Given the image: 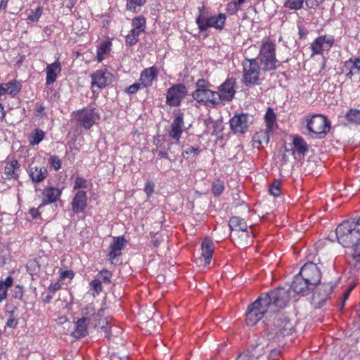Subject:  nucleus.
Wrapping results in <instances>:
<instances>
[{
  "mask_svg": "<svg viewBox=\"0 0 360 360\" xmlns=\"http://www.w3.org/2000/svg\"><path fill=\"white\" fill-rule=\"evenodd\" d=\"M291 289L297 294L305 295L307 292L313 290V288L306 281H304L300 275L297 274L294 277Z\"/></svg>",
  "mask_w": 360,
  "mask_h": 360,
  "instance_id": "obj_20",
  "label": "nucleus"
},
{
  "mask_svg": "<svg viewBox=\"0 0 360 360\" xmlns=\"http://www.w3.org/2000/svg\"><path fill=\"white\" fill-rule=\"evenodd\" d=\"M140 34L141 33L137 31L131 29L125 37L126 44L129 46L135 45L139 41Z\"/></svg>",
  "mask_w": 360,
  "mask_h": 360,
  "instance_id": "obj_39",
  "label": "nucleus"
},
{
  "mask_svg": "<svg viewBox=\"0 0 360 360\" xmlns=\"http://www.w3.org/2000/svg\"><path fill=\"white\" fill-rule=\"evenodd\" d=\"M61 72L60 63L58 61L49 64L46 68V84L47 86L53 84Z\"/></svg>",
  "mask_w": 360,
  "mask_h": 360,
  "instance_id": "obj_22",
  "label": "nucleus"
},
{
  "mask_svg": "<svg viewBox=\"0 0 360 360\" xmlns=\"http://www.w3.org/2000/svg\"><path fill=\"white\" fill-rule=\"evenodd\" d=\"M211 84L205 79H200L195 83V89L192 93L193 99L206 107L217 106V91L210 89Z\"/></svg>",
  "mask_w": 360,
  "mask_h": 360,
  "instance_id": "obj_4",
  "label": "nucleus"
},
{
  "mask_svg": "<svg viewBox=\"0 0 360 360\" xmlns=\"http://www.w3.org/2000/svg\"><path fill=\"white\" fill-rule=\"evenodd\" d=\"M112 276V273L110 271L103 269L97 274L94 278L98 280L101 284H109L111 283Z\"/></svg>",
  "mask_w": 360,
  "mask_h": 360,
  "instance_id": "obj_37",
  "label": "nucleus"
},
{
  "mask_svg": "<svg viewBox=\"0 0 360 360\" xmlns=\"http://www.w3.org/2000/svg\"><path fill=\"white\" fill-rule=\"evenodd\" d=\"M236 91L235 79L232 78L226 79L218 87V91H217V106L231 101L236 94Z\"/></svg>",
  "mask_w": 360,
  "mask_h": 360,
  "instance_id": "obj_9",
  "label": "nucleus"
},
{
  "mask_svg": "<svg viewBox=\"0 0 360 360\" xmlns=\"http://www.w3.org/2000/svg\"><path fill=\"white\" fill-rule=\"evenodd\" d=\"M87 188V181L82 177V176H77L74 185H73V189L74 190H78L82 188Z\"/></svg>",
  "mask_w": 360,
  "mask_h": 360,
  "instance_id": "obj_48",
  "label": "nucleus"
},
{
  "mask_svg": "<svg viewBox=\"0 0 360 360\" xmlns=\"http://www.w3.org/2000/svg\"><path fill=\"white\" fill-rule=\"evenodd\" d=\"M49 162L56 171L61 168V160L57 155H51L49 159Z\"/></svg>",
  "mask_w": 360,
  "mask_h": 360,
  "instance_id": "obj_50",
  "label": "nucleus"
},
{
  "mask_svg": "<svg viewBox=\"0 0 360 360\" xmlns=\"http://www.w3.org/2000/svg\"><path fill=\"white\" fill-rule=\"evenodd\" d=\"M308 135L312 138H323L329 131L330 124L327 117L321 114L305 116L302 119Z\"/></svg>",
  "mask_w": 360,
  "mask_h": 360,
  "instance_id": "obj_3",
  "label": "nucleus"
},
{
  "mask_svg": "<svg viewBox=\"0 0 360 360\" xmlns=\"http://www.w3.org/2000/svg\"><path fill=\"white\" fill-rule=\"evenodd\" d=\"M155 152L158 153V156L160 157L161 158H168V154L165 150H155Z\"/></svg>",
  "mask_w": 360,
  "mask_h": 360,
  "instance_id": "obj_60",
  "label": "nucleus"
},
{
  "mask_svg": "<svg viewBox=\"0 0 360 360\" xmlns=\"http://www.w3.org/2000/svg\"><path fill=\"white\" fill-rule=\"evenodd\" d=\"M104 310L103 308H101L96 312L94 304L91 303L82 309V314L83 317L90 318L91 321H95V326H99L101 325L100 318L103 316Z\"/></svg>",
  "mask_w": 360,
  "mask_h": 360,
  "instance_id": "obj_19",
  "label": "nucleus"
},
{
  "mask_svg": "<svg viewBox=\"0 0 360 360\" xmlns=\"http://www.w3.org/2000/svg\"><path fill=\"white\" fill-rule=\"evenodd\" d=\"M112 43L110 41H105L100 44L97 50V60L101 62L104 60L105 56L110 53Z\"/></svg>",
  "mask_w": 360,
  "mask_h": 360,
  "instance_id": "obj_32",
  "label": "nucleus"
},
{
  "mask_svg": "<svg viewBox=\"0 0 360 360\" xmlns=\"http://www.w3.org/2000/svg\"><path fill=\"white\" fill-rule=\"evenodd\" d=\"M334 288L335 285L332 282L321 284L318 288L319 293L313 295V300H316L317 297L321 301H325L333 292Z\"/></svg>",
  "mask_w": 360,
  "mask_h": 360,
  "instance_id": "obj_29",
  "label": "nucleus"
},
{
  "mask_svg": "<svg viewBox=\"0 0 360 360\" xmlns=\"http://www.w3.org/2000/svg\"><path fill=\"white\" fill-rule=\"evenodd\" d=\"M132 30L139 33L143 32L146 27V20L143 15L135 17L132 20Z\"/></svg>",
  "mask_w": 360,
  "mask_h": 360,
  "instance_id": "obj_35",
  "label": "nucleus"
},
{
  "mask_svg": "<svg viewBox=\"0 0 360 360\" xmlns=\"http://www.w3.org/2000/svg\"><path fill=\"white\" fill-rule=\"evenodd\" d=\"M29 175L35 183L43 181L48 176V171L44 167L30 166Z\"/></svg>",
  "mask_w": 360,
  "mask_h": 360,
  "instance_id": "obj_25",
  "label": "nucleus"
},
{
  "mask_svg": "<svg viewBox=\"0 0 360 360\" xmlns=\"http://www.w3.org/2000/svg\"><path fill=\"white\" fill-rule=\"evenodd\" d=\"M22 85L17 80H11L8 83H2L0 84V96L8 94L13 97L16 96L21 90Z\"/></svg>",
  "mask_w": 360,
  "mask_h": 360,
  "instance_id": "obj_23",
  "label": "nucleus"
},
{
  "mask_svg": "<svg viewBox=\"0 0 360 360\" xmlns=\"http://www.w3.org/2000/svg\"><path fill=\"white\" fill-rule=\"evenodd\" d=\"M292 144L294 148L301 154H304L308 150L305 141L301 136H295Z\"/></svg>",
  "mask_w": 360,
  "mask_h": 360,
  "instance_id": "obj_36",
  "label": "nucleus"
},
{
  "mask_svg": "<svg viewBox=\"0 0 360 360\" xmlns=\"http://www.w3.org/2000/svg\"><path fill=\"white\" fill-rule=\"evenodd\" d=\"M244 1L245 0H233L231 2L227 4V12L231 14L235 13L238 10L240 5L243 4Z\"/></svg>",
  "mask_w": 360,
  "mask_h": 360,
  "instance_id": "obj_44",
  "label": "nucleus"
},
{
  "mask_svg": "<svg viewBox=\"0 0 360 360\" xmlns=\"http://www.w3.org/2000/svg\"><path fill=\"white\" fill-rule=\"evenodd\" d=\"M13 284V278L8 276L4 281H0V303L2 302L8 295V289Z\"/></svg>",
  "mask_w": 360,
  "mask_h": 360,
  "instance_id": "obj_31",
  "label": "nucleus"
},
{
  "mask_svg": "<svg viewBox=\"0 0 360 360\" xmlns=\"http://www.w3.org/2000/svg\"><path fill=\"white\" fill-rule=\"evenodd\" d=\"M24 296V288L22 285H18L15 287L13 297L18 300H22Z\"/></svg>",
  "mask_w": 360,
  "mask_h": 360,
  "instance_id": "obj_54",
  "label": "nucleus"
},
{
  "mask_svg": "<svg viewBox=\"0 0 360 360\" xmlns=\"http://www.w3.org/2000/svg\"><path fill=\"white\" fill-rule=\"evenodd\" d=\"M45 110V107L41 104V103H37L36 104V111L37 113L41 114Z\"/></svg>",
  "mask_w": 360,
  "mask_h": 360,
  "instance_id": "obj_61",
  "label": "nucleus"
},
{
  "mask_svg": "<svg viewBox=\"0 0 360 360\" xmlns=\"http://www.w3.org/2000/svg\"><path fill=\"white\" fill-rule=\"evenodd\" d=\"M20 165L16 160H12L6 162L4 174L5 179L17 180L19 178Z\"/></svg>",
  "mask_w": 360,
  "mask_h": 360,
  "instance_id": "obj_21",
  "label": "nucleus"
},
{
  "mask_svg": "<svg viewBox=\"0 0 360 360\" xmlns=\"http://www.w3.org/2000/svg\"><path fill=\"white\" fill-rule=\"evenodd\" d=\"M269 140V136L267 131H260L256 133L252 139V143L254 148H259L264 144H267Z\"/></svg>",
  "mask_w": 360,
  "mask_h": 360,
  "instance_id": "obj_30",
  "label": "nucleus"
},
{
  "mask_svg": "<svg viewBox=\"0 0 360 360\" xmlns=\"http://www.w3.org/2000/svg\"><path fill=\"white\" fill-rule=\"evenodd\" d=\"M188 94V89L184 84H176L167 89L166 103L170 107L179 106Z\"/></svg>",
  "mask_w": 360,
  "mask_h": 360,
  "instance_id": "obj_10",
  "label": "nucleus"
},
{
  "mask_svg": "<svg viewBox=\"0 0 360 360\" xmlns=\"http://www.w3.org/2000/svg\"><path fill=\"white\" fill-rule=\"evenodd\" d=\"M45 133L40 129H35L29 136L28 139L30 145L39 144L44 138Z\"/></svg>",
  "mask_w": 360,
  "mask_h": 360,
  "instance_id": "obj_34",
  "label": "nucleus"
},
{
  "mask_svg": "<svg viewBox=\"0 0 360 360\" xmlns=\"http://www.w3.org/2000/svg\"><path fill=\"white\" fill-rule=\"evenodd\" d=\"M90 318L82 317L75 322V328L72 335L77 339H79L88 334V325L90 323Z\"/></svg>",
  "mask_w": 360,
  "mask_h": 360,
  "instance_id": "obj_24",
  "label": "nucleus"
},
{
  "mask_svg": "<svg viewBox=\"0 0 360 360\" xmlns=\"http://www.w3.org/2000/svg\"><path fill=\"white\" fill-rule=\"evenodd\" d=\"M184 117L183 114L178 115L171 124L169 136L175 141H179L183 133Z\"/></svg>",
  "mask_w": 360,
  "mask_h": 360,
  "instance_id": "obj_17",
  "label": "nucleus"
},
{
  "mask_svg": "<svg viewBox=\"0 0 360 360\" xmlns=\"http://www.w3.org/2000/svg\"><path fill=\"white\" fill-rule=\"evenodd\" d=\"M298 274L313 288L320 283L321 273L317 265L313 262L306 263L301 268Z\"/></svg>",
  "mask_w": 360,
  "mask_h": 360,
  "instance_id": "obj_11",
  "label": "nucleus"
},
{
  "mask_svg": "<svg viewBox=\"0 0 360 360\" xmlns=\"http://www.w3.org/2000/svg\"><path fill=\"white\" fill-rule=\"evenodd\" d=\"M346 70V77L349 79H351L353 75V70L352 69H345Z\"/></svg>",
  "mask_w": 360,
  "mask_h": 360,
  "instance_id": "obj_64",
  "label": "nucleus"
},
{
  "mask_svg": "<svg viewBox=\"0 0 360 360\" xmlns=\"http://www.w3.org/2000/svg\"><path fill=\"white\" fill-rule=\"evenodd\" d=\"M303 0H285L283 3V6L290 10H300L303 6Z\"/></svg>",
  "mask_w": 360,
  "mask_h": 360,
  "instance_id": "obj_41",
  "label": "nucleus"
},
{
  "mask_svg": "<svg viewBox=\"0 0 360 360\" xmlns=\"http://www.w3.org/2000/svg\"><path fill=\"white\" fill-rule=\"evenodd\" d=\"M260 68L255 59H249V84H258L260 81Z\"/></svg>",
  "mask_w": 360,
  "mask_h": 360,
  "instance_id": "obj_27",
  "label": "nucleus"
},
{
  "mask_svg": "<svg viewBox=\"0 0 360 360\" xmlns=\"http://www.w3.org/2000/svg\"><path fill=\"white\" fill-rule=\"evenodd\" d=\"M72 211L75 213L82 212L87 206V195L84 191H77L71 202Z\"/></svg>",
  "mask_w": 360,
  "mask_h": 360,
  "instance_id": "obj_15",
  "label": "nucleus"
},
{
  "mask_svg": "<svg viewBox=\"0 0 360 360\" xmlns=\"http://www.w3.org/2000/svg\"><path fill=\"white\" fill-rule=\"evenodd\" d=\"M142 88L143 87L141 82L134 83L128 86L125 91L129 94H136L139 89Z\"/></svg>",
  "mask_w": 360,
  "mask_h": 360,
  "instance_id": "obj_52",
  "label": "nucleus"
},
{
  "mask_svg": "<svg viewBox=\"0 0 360 360\" xmlns=\"http://www.w3.org/2000/svg\"><path fill=\"white\" fill-rule=\"evenodd\" d=\"M6 112L4 108V106L1 103H0V120H2L5 117Z\"/></svg>",
  "mask_w": 360,
  "mask_h": 360,
  "instance_id": "obj_63",
  "label": "nucleus"
},
{
  "mask_svg": "<svg viewBox=\"0 0 360 360\" xmlns=\"http://www.w3.org/2000/svg\"><path fill=\"white\" fill-rule=\"evenodd\" d=\"M91 86H96L99 89H103L110 84L114 79L113 75L106 69L98 70L91 75Z\"/></svg>",
  "mask_w": 360,
  "mask_h": 360,
  "instance_id": "obj_13",
  "label": "nucleus"
},
{
  "mask_svg": "<svg viewBox=\"0 0 360 360\" xmlns=\"http://www.w3.org/2000/svg\"><path fill=\"white\" fill-rule=\"evenodd\" d=\"M199 153V148L198 147L190 146L186 149L183 153V155L186 158L196 157Z\"/></svg>",
  "mask_w": 360,
  "mask_h": 360,
  "instance_id": "obj_49",
  "label": "nucleus"
},
{
  "mask_svg": "<svg viewBox=\"0 0 360 360\" xmlns=\"http://www.w3.org/2000/svg\"><path fill=\"white\" fill-rule=\"evenodd\" d=\"M8 0H1L0 10H6L8 4Z\"/></svg>",
  "mask_w": 360,
  "mask_h": 360,
  "instance_id": "obj_62",
  "label": "nucleus"
},
{
  "mask_svg": "<svg viewBox=\"0 0 360 360\" xmlns=\"http://www.w3.org/2000/svg\"><path fill=\"white\" fill-rule=\"evenodd\" d=\"M75 276V273L72 270L60 271L59 280L61 281L65 278L72 280Z\"/></svg>",
  "mask_w": 360,
  "mask_h": 360,
  "instance_id": "obj_53",
  "label": "nucleus"
},
{
  "mask_svg": "<svg viewBox=\"0 0 360 360\" xmlns=\"http://www.w3.org/2000/svg\"><path fill=\"white\" fill-rule=\"evenodd\" d=\"M226 19V16L224 13L209 16L207 12L200 11L196 19V24L200 32H206L210 27L221 30L224 27Z\"/></svg>",
  "mask_w": 360,
  "mask_h": 360,
  "instance_id": "obj_6",
  "label": "nucleus"
},
{
  "mask_svg": "<svg viewBox=\"0 0 360 360\" xmlns=\"http://www.w3.org/2000/svg\"><path fill=\"white\" fill-rule=\"evenodd\" d=\"M127 240L123 236L114 237L110 245L109 259L113 261L116 257L122 255V250L124 248Z\"/></svg>",
  "mask_w": 360,
  "mask_h": 360,
  "instance_id": "obj_16",
  "label": "nucleus"
},
{
  "mask_svg": "<svg viewBox=\"0 0 360 360\" xmlns=\"http://www.w3.org/2000/svg\"><path fill=\"white\" fill-rule=\"evenodd\" d=\"M91 289L93 290L92 295L94 297H96V295H99L101 291L103 290L102 284L96 278H94L90 283H89Z\"/></svg>",
  "mask_w": 360,
  "mask_h": 360,
  "instance_id": "obj_45",
  "label": "nucleus"
},
{
  "mask_svg": "<svg viewBox=\"0 0 360 360\" xmlns=\"http://www.w3.org/2000/svg\"><path fill=\"white\" fill-rule=\"evenodd\" d=\"M43 13V8L37 6L34 10H32L27 15V20L31 22H37Z\"/></svg>",
  "mask_w": 360,
  "mask_h": 360,
  "instance_id": "obj_43",
  "label": "nucleus"
},
{
  "mask_svg": "<svg viewBox=\"0 0 360 360\" xmlns=\"http://www.w3.org/2000/svg\"><path fill=\"white\" fill-rule=\"evenodd\" d=\"M201 250L205 264H210L214 250V245L212 240L205 238L201 244Z\"/></svg>",
  "mask_w": 360,
  "mask_h": 360,
  "instance_id": "obj_26",
  "label": "nucleus"
},
{
  "mask_svg": "<svg viewBox=\"0 0 360 360\" xmlns=\"http://www.w3.org/2000/svg\"><path fill=\"white\" fill-rule=\"evenodd\" d=\"M18 321L14 316L13 311L8 312V318L6 322V326L11 328H15L18 326Z\"/></svg>",
  "mask_w": 360,
  "mask_h": 360,
  "instance_id": "obj_51",
  "label": "nucleus"
},
{
  "mask_svg": "<svg viewBox=\"0 0 360 360\" xmlns=\"http://www.w3.org/2000/svg\"><path fill=\"white\" fill-rule=\"evenodd\" d=\"M336 236L340 244L351 250L360 238V218L343 221L337 227Z\"/></svg>",
  "mask_w": 360,
  "mask_h": 360,
  "instance_id": "obj_2",
  "label": "nucleus"
},
{
  "mask_svg": "<svg viewBox=\"0 0 360 360\" xmlns=\"http://www.w3.org/2000/svg\"><path fill=\"white\" fill-rule=\"evenodd\" d=\"M347 120L354 124H360V110L350 109L346 114Z\"/></svg>",
  "mask_w": 360,
  "mask_h": 360,
  "instance_id": "obj_38",
  "label": "nucleus"
},
{
  "mask_svg": "<svg viewBox=\"0 0 360 360\" xmlns=\"http://www.w3.org/2000/svg\"><path fill=\"white\" fill-rule=\"evenodd\" d=\"M72 116L77 122V124L85 129H89L100 119L98 111L93 107L75 111L72 112Z\"/></svg>",
  "mask_w": 360,
  "mask_h": 360,
  "instance_id": "obj_8",
  "label": "nucleus"
},
{
  "mask_svg": "<svg viewBox=\"0 0 360 360\" xmlns=\"http://www.w3.org/2000/svg\"><path fill=\"white\" fill-rule=\"evenodd\" d=\"M259 57L265 70L270 71L276 69L278 60L276 58V46L270 38L263 39Z\"/></svg>",
  "mask_w": 360,
  "mask_h": 360,
  "instance_id": "obj_5",
  "label": "nucleus"
},
{
  "mask_svg": "<svg viewBox=\"0 0 360 360\" xmlns=\"http://www.w3.org/2000/svg\"><path fill=\"white\" fill-rule=\"evenodd\" d=\"M265 124L268 130H272L276 126V115L274 110L269 108L264 115Z\"/></svg>",
  "mask_w": 360,
  "mask_h": 360,
  "instance_id": "obj_33",
  "label": "nucleus"
},
{
  "mask_svg": "<svg viewBox=\"0 0 360 360\" xmlns=\"http://www.w3.org/2000/svg\"><path fill=\"white\" fill-rule=\"evenodd\" d=\"M335 44V38L332 35L324 34L316 37L310 44L311 58L316 55H323V51H329Z\"/></svg>",
  "mask_w": 360,
  "mask_h": 360,
  "instance_id": "obj_12",
  "label": "nucleus"
},
{
  "mask_svg": "<svg viewBox=\"0 0 360 360\" xmlns=\"http://www.w3.org/2000/svg\"><path fill=\"white\" fill-rule=\"evenodd\" d=\"M231 129L238 134H244L248 129V116L245 114L234 115L230 120Z\"/></svg>",
  "mask_w": 360,
  "mask_h": 360,
  "instance_id": "obj_14",
  "label": "nucleus"
},
{
  "mask_svg": "<svg viewBox=\"0 0 360 360\" xmlns=\"http://www.w3.org/2000/svg\"><path fill=\"white\" fill-rule=\"evenodd\" d=\"M229 228L231 230V237L240 246L245 244L248 238V225L246 221L238 217H233L229 220Z\"/></svg>",
  "mask_w": 360,
  "mask_h": 360,
  "instance_id": "obj_7",
  "label": "nucleus"
},
{
  "mask_svg": "<svg viewBox=\"0 0 360 360\" xmlns=\"http://www.w3.org/2000/svg\"><path fill=\"white\" fill-rule=\"evenodd\" d=\"M352 289H353V287H350L344 292V294L342 295L341 308H343L345 303L346 300L348 299L349 294L352 292Z\"/></svg>",
  "mask_w": 360,
  "mask_h": 360,
  "instance_id": "obj_58",
  "label": "nucleus"
},
{
  "mask_svg": "<svg viewBox=\"0 0 360 360\" xmlns=\"http://www.w3.org/2000/svg\"><path fill=\"white\" fill-rule=\"evenodd\" d=\"M154 191V184L151 181H148L145 184L144 191L146 195L149 197L152 195Z\"/></svg>",
  "mask_w": 360,
  "mask_h": 360,
  "instance_id": "obj_56",
  "label": "nucleus"
},
{
  "mask_svg": "<svg viewBox=\"0 0 360 360\" xmlns=\"http://www.w3.org/2000/svg\"><path fill=\"white\" fill-rule=\"evenodd\" d=\"M158 76V69L155 66L144 69L140 75V82L142 87L146 88L150 86L153 82Z\"/></svg>",
  "mask_w": 360,
  "mask_h": 360,
  "instance_id": "obj_18",
  "label": "nucleus"
},
{
  "mask_svg": "<svg viewBox=\"0 0 360 360\" xmlns=\"http://www.w3.org/2000/svg\"><path fill=\"white\" fill-rule=\"evenodd\" d=\"M127 4L126 7L127 10L131 11L132 12H136V8L143 6L146 0H126Z\"/></svg>",
  "mask_w": 360,
  "mask_h": 360,
  "instance_id": "obj_42",
  "label": "nucleus"
},
{
  "mask_svg": "<svg viewBox=\"0 0 360 360\" xmlns=\"http://www.w3.org/2000/svg\"><path fill=\"white\" fill-rule=\"evenodd\" d=\"M344 68L345 69L357 70L360 71V56L352 58H350L344 63Z\"/></svg>",
  "mask_w": 360,
  "mask_h": 360,
  "instance_id": "obj_40",
  "label": "nucleus"
},
{
  "mask_svg": "<svg viewBox=\"0 0 360 360\" xmlns=\"http://www.w3.org/2000/svg\"><path fill=\"white\" fill-rule=\"evenodd\" d=\"M27 267L29 269L32 271L34 274H37L39 269L40 266L38 264V262L35 260H31L28 262Z\"/></svg>",
  "mask_w": 360,
  "mask_h": 360,
  "instance_id": "obj_55",
  "label": "nucleus"
},
{
  "mask_svg": "<svg viewBox=\"0 0 360 360\" xmlns=\"http://www.w3.org/2000/svg\"><path fill=\"white\" fill-rule=\"evenodd\" d=\"M61 288V283H60V281L58 279V281H57L55 283H51V285L49 286V292H55L56 291L60 290Z\"/></svg>",
  "mask_w": 360,
  "mask_h": 360,
  "instance_id": "obj_57",
  "label": "nucleus"
},
{
  "mask_svg": "<svg viewBox=\"0 0 360 360\" xmlns=\"http://www.w3.org/2000/svg\"><path fill=\"white\" fill-rule=\"evenodd\" d=\"M61 195V191L58 188L49 187L43 191V202L45 204H50L56 202Z\"/></svg>",
  "mask_w": 360,
  "mask_h": 360,
  "instance_id": "obj_28",
  "label": "nucleus"
},
{
  "mask_svg": "<svg viewBox=\"0 0 360 360\" xmlns=\"http://www.w3.org/2000/svg\"><path fill=\"white\" fill-rule=\"evenodd\" d=\"M269 191L271 195L277 197L281 195V182L279 181H274L269 186Z\"/></svg>",
  "mask_w": 360,
  "mask_h": 360,
  "instance_id": "obj_46",
  "label": "nucleus"
},
{
  "mask_svg": "<svg viewBox=\"0 0 360 360\" xmlns=\"http://www.w3.org/2000/svg\"><path fill=\"white\" fill-rule=\"evenodd\" d=\"M290 300L287 290L278 288L269 293L261 295L249 307V324H255L260 320L268 309L284 308Z\"/></svg>",
  "mask_w": 360,
  "mask_h": 360,
  "instance_id": "obj_1",
  "label": "nucleus"
},
{
  "mask_svg": "<svg viewBox=\"0 0 360 360\" xmlns=\"http://www.w3.org/2000/svg\"><path fill=\"white\" fill-rule=\"evenodd\" d=\"M150 243L154 248H158L161 243V240L155 235L152 237Z\"/></svg>",
  "mask_w": 360,
  "mask_h": 360,
  "instance_id": "obj_59",
  "label": "nucleus"
},
{
  "mask_svg": "<svg viewBox=\"0 0 360 360\" xmlns=\"http://www.w3.org/2000/svg\"><path fill=\"white\" fill-rule=\"evenodd\" d=\"M224 190V183L221 181H217L212 184V193L214 195H219Z\"/></svg>",
  "mask_w": 360,
  "mask_h": 360,
  "instance_id": "obj_47",
  "label": "nucleus"
}]
</instances>
